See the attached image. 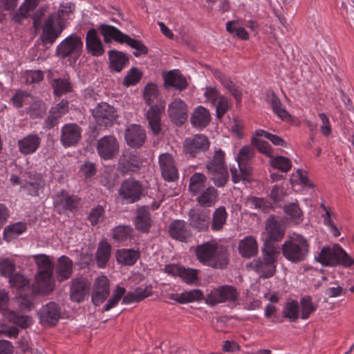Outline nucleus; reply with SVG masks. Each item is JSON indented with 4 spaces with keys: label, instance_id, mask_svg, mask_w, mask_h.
<instances>
[{
    "label": "nucleus",
    "instance_id": "ddd939ff",
    "mask_svg": "<svg viewBox=\"0 0 354 354\" xmlns=\"http://www.w3.org/2000/svg\"><path fill=\"white\" fill-rule=\"evenodd\" d=\"M96 151L103 160L115 159L120 152V144L117 138L113 135L102 137L97 142Z\"/></svg>",
    "mask_w": 354,
    "mask_h": 354
},
{
    "label": "nucleus",
    "instance_id": "393cba45",
    "mask_svg": "<svg viewBox=\"0 0 354 354\" xmlns=\"http://www.w3.org/2000/svg\"><path fill=\"white\" fill-rule=\"evenodd\" d=\"M158 162L162 176L167 181H174L178 178V171L173 156L169 153L159 156Z\"/></svg>",
    "mask_w": 354,
    "mask_h": 354
},
{
    "label": "nucleus",
    "instance_id": "412c9836",
    "mask_svg": "<svg viewBox=\"0 0 354 354\" xmlns=\"http://www.w3.org/2000/svg\"><path fill=\"white\" fill-rule=\"evenodd\" d=\"M127 145L133 149H140L144 146L147 135L145 129L139 124H131L124 131Z\"/></svg>",
    "mask_w": 354,
    "mask_h": 354
},
{
    "label": "nucleus",
    "instance_id": "aec40b11",
    "mask_svg": "<svg viewBox=\"0 0 354 354\" xmlns=\"http://www.w3.org/2000/svg\"><path fill=\"white\" fill-rule=\"evenodd\" d=\"M165 108V102H157L153 106H151L147 112L146 117L149 124V128L153 136H158L162 133L161 113Z\"/></svg>",
    "mask_w": 354,
    "mask_h": 354
},
{
    "label": "nucleus",
    "instance_id": "e2e57ef3",
    "mask_svg": "<svg viewBox=\"0 0 354 354\" xmlns=\"http://www.w3.org/2000/svg\"><path fill=\"white\" fill-rule=\"evenodd\" d=\"M198 270L186 268L182 266L179 277L187 283H193L198 281Z\"/></svg>",
    "mask_w": 354,
    "mask_h": 354
},
{
    "label": "nucleus",
    "instance_id": "a18cd8bd",
    "mask_svg": "<svg viewBox=\"0 0 354 354\" xmlns=\"http://www.w3.org/2000/svg\"><path fill=\"white\" fill-rule=\"evenodd\" d=\"M207 177L200 172L194 174L189 179V190L193 196L198 195L206 187Z\"/></svg>",
    "mask_w": 354,
    "mask_h": 354
},
{
    "label": "nucleus",
    "instance_id": "a878e982",
    "mask_svg": "<svg viewBox=\"0 0 354 354\" xmlns=\"http://www.w3.org/2000/svg\"><path fill=\"white\" fill-rule=\"evenodd\" d=\"M90 283L84 278H76L71 281L70 297L72 301L80 303L88 295Z\"/></svg>",
    "mask_w": 354,
    "mask_h": 354
},
{
    "label": "nucleus",
    "instance_id": "13d9d810",
    "mask_svg": "<svg viewBox=\"0 0 354 354\" xmlns=\"http://www.w3.org/2000/svg\"><path fill=\"white\" fill-rule=\"evenodd\" d=\"M252 145L257 148L259 151L265 156L271 158L272 147L271 145L266 141L260 139L257 137H254L252 138Z\"/></svg>",
    "mask_w": 354,
    "mask_h": 354
},
{
    "label": "nucleus",
    "instance_id": "de8ad7c7",
    "mask_svg": "<svg viewBox=\"0 0 354 354\" xmlns=\"http://www.w3.org/2000/svg\"><path fill=\"white\" fill-rule=\"evenodd\" d=\"M43 292H32L29 291L25 292L18 293L17 303L21 310L30 311L34 308L33 300L37 295L42 294Z\"/></svg>",
    "mask_w": 354,
    "mask_h": 354
},
{
    "label": "nucleus",
    "instance_id": "69168bd1",
    "mask_svg": "<svg viewBox=\"0 0 354 354\" xmlns=\"http://www.w3.org/2000/svg\"><path fill=\"white\" fill-rule=\"evenodd\" d=\"M27 84L39 83L44 80V73L41 70L27 71L23 75Z\"/></svg>",
    "mask_w": 354,
    "mask_h": 354
},
{
    "label": "nucleus",
    "instance_id": "39448f33",
    "mask_svg": "<svg viewBox=\"0 0 354 354\" xmlns=\"http://www.w3.org/2000/svg\"><path fill=\"white\" fill-rule=\"evenodd\" d=\"M205 167L209 179L217 187H223L229 180V173L225 162V153L221 149L214 151L212 157L207 160Z\"/></svg>",
    "mask_w": 354,
    "mask_h": 354
},
{
    "label": "nucleus",
    "instance_id": "f3484780",
    "mask_svg": "<svg viewBox=\"0 0 354 354\" xmlns=\"http://www.w3.org/2000/svg\"><path fill=\"white\" fill-rule=\"evenodd\" d=\"M238 296L239 294L234 287L223 286L211 290L205 297V301L209 306H214L219 303L234 301L237 299Z\"/></svg>",
    "mask_w": 354,
    "mask_h": 354
},
{
    "label": "nucleus",
    "instance_id": "f257e3e1",
    "mask_svg": "<svg viewBox=\"0 0 354 354\" xmlns=\"http://www.w3.org/2000/svg\"><path fill=\"white\" fill-rule=\"evenodd\" d=\"M37 267L35 281L30 285V280L24 275L17 272L9 279V283L12 289L18 293L26 291L32 292H50L54 289L53 273L54 265L49 257L44 254L33 256Z\"/></svg>",
    "mask_w": 354,
    "mask_h": 354
},
{
    "label": "nucleus",
    "instance_id": "4be33fe9",
    "mask_svg": "<svg viewBox=\"0 0 354 354\" xmlns=\"http://www.w3.org/2000/svg\"><path fill=\"white\" fill-rule=\"evenodd\" d=\"M39 315L43 325L55 326L61 317V309L57 304L50 301L41 308Z\"/></svg>",
    "mask_w": 354,
    "mask_h": 354
},
{
    "label": "nucleus",
    "instance_id": "5701e85b",
    "mask_svg": "<svg viewBox=\"0 0 354 354\" xmlns=\"http://www.w3.org/2000/svg\"><path fill=\"white\" fill-rule=\"evenodd\" d=\"M109 281L106 276L97 277L93 284L91 300L95 306L102 304L109 295Z\"/></svg>",
    "mask_w": 354,
    "mask_h": 354
},
{
    "label": "nucleus",
    "instance_id": "e433bc0d",
    "mask_svg": "<svg viewBox=\"0 0 354 354\" xmlns=\"http://www.w3.org/2000/svg\"><path fill=\"white\" fill-rule=\"evenodd\" d=\"M218 200V192L212 186L204 189L196 198L197 203L204 207L214 206Z\"/></svg>",
    "mask_w": 354,
    "mask_h": 354
},
{
    "label": "nucleus",
    "instance_id": "9b49d317",
    "mask_svg": "<svg viewBox=\"0 0 354 354\" xmlns=\"http://www.w3.org/2000/svg\"><path fill=\"white\" fill-rule=\"evenodd\" d=\"M81 198L74 194H70L65 189L58 192L53 197V206L59 214L68 212L74 213L79 209Z\"/></svg>",
    "mask_w": 354,
    "mask_h": 354
},
{
    "label": "nucleus",
    "instance_id": "ea45409f",
    "mask_svg": "<svg viewBox=\"0 0 354 354\" xmlns=\"http://www.w3.org/2000/svg\"><path fill=\"white\" fill-rule=\"evenodd\" d=\"M267 102L270 105L272 111L281 120H288L290 118V115L282 106L281 102L279 97L274 93V91L268 93L266 94Z\"/></svg>",
    "mask_w": 354,
    "mask_h": 354
},
{
    "label": "nucleus",
    "instance_id": "09e8293b",
    "mask_svg": "<svg viewBox=\"0 0 354 354\" xmlns=\"http://www.w3.org/2000/svg\"><path fill=\"white\" fill-rule=\"evenodd\" d=\"M51 86L53 88V93L55 96L60 97L72 91L71 82L68 79L57 78L51 82Z\"/></svg>",
    "mask_w": 354,
    "mask_h": 354
},
{
    "label": "nucleus",
    "instance_id": "20e7f679",
    "mask_svg": "<svg viewBox=\"0 0 354 354\" xmlns=\"http://www.w3.org/2000/svg\"><path fill=\"white\" fill-rule=\"evenodd\" d=\"M98 30L100 33L103 36L105 43H109L113 39L122 44H126L136 50L133 54L137 57L148 53V48L142 41L131 38L130 36L122 32L119 29L113 26L102 24L99 26Z\"/></svg>",
    "mask_w": 354,
    "mask_h": 354
},
{
    "label": "nucleus",
    "instance_id": "f704fd0d",
    "mask_svg": "<svg viewBox=\"0 0 354 354\" xmlns=\"http://www.w3.org/2000/svg\"><path fill=\"white\" fill-rule=\"evenodd\" d=\"M229 261V254L227 248L223 245H218L211 258L212 262L209 263L208 267L223 270L227 266Z\"/></svg>",
    "mask_w": 354,
    "mask_h": 354
},
{
    "label": "nucleus",
    "instance_id": "f03ea898",
    "mask_svg": "<svg viewBox=\"0 0 354 354\" xmlns=\"http://www.w3.org/2000/svg\"><path fill=\"white\" fill-rule=\"evenodd\" d=\"M60 8L57 13L50 15L42 26L39 39L44 46H52L60 36L65 28L64 22L62 21L65 12H73L75 5L72 3H66L61 5Z\"/></svg>",
    "mask_w": 354,
    "mask_h": 354
},
{
    "label": "nucleus",
    "instance_id": "8fccbe9b",
    "mask_svg": "<svg viewBox=\"0 0 354 354\" xmlns=\"http://www.w3.org/2000/svg\"><path fill=\"white\" fill-rule=\"evenodd\" d=\"M283 318L288 319L290 322H295L299 317V306L296 300H291L286 304L282 310Z\"/></svg>",
    "mask_w": 354,
    "mask_h": 354
},
{
    "label": "nucleus",
    "instance_id": "603ef678",
    "mask_svg": "<svg viewBox=\"0 0 354 354\" xmlns=\"http://www.w3.org/2000/svg\"><path fill=\"white\" fill-rule=\"evenodd\" d=\"M270 162L273 168L285 173L288 172L292 167L291 160L288 158L282 156H272L270 158Z\"/></svg>",
    "mask_w": 354,
    "mask_h": 354
},
{
    "label": "nucleus",
    "instance_id": "6e6552de",
    "mask_svg": "<svg viewBox=\"0 0 354 354\" xmlns=\"http://www.w3.org/2000/svg\"><path fill=\"white\" fill-rule=\"evenodd\" d=\"M267 234L263 241V248L273 247L274 250H280V247L277 243L284 237L286 232L285 222L281 219L276 218L271 215L266 223Z\"/></svg>",
    "mask_w": 354,
    "mask_h": 354
},
{
    "label": "nucleus",
    "instance_id": "774afa93",
    "mask_svg": "<svg viewBox=\"0 0 354 354\" xmlns=\"http://www.w3.org/2000/svg\"><path fill=\"white\" fill-rule=\"evenodd\" d=\"M80 171L85 178H91L97 173L96 165L94 162L86 160L81 165Z\"/></svg>",
    "mask_w": 354,
    "mask_h": 354
},
{
    "label": "nucleus",
    "instance_id": "bb28decb",
    "mask_svg": "<svg viewBox=\"0 0 354 354\" xmlns=\"http://www.w3.org/2000/svg\"><path fill=\"white\" fill-rule=\"evenodd\" d=\"M152 222L151 215L148 206L144 205L137 208L134 218V225L138 231L142 233H149Z\"/></svg>",
    "mask_w": 354,
    "mask_h": 354
},
{
    "label": "nucleus",
    "instance_id": "0eeeda50",
    "mask_svg": "<svg viewBox=\"0 0 354 354\" xmlns=\"http://www.w3.org/2000/svg\"><path fill=\"white\" fill-rule=\"evenodd\" d=\"M280 250H274L273 247L262 248L263 259L258 258L252 263L253 269L260 274V277L268 279L274 276L276 272L277 257L275 255Z\"/></svg>",
    "mask_w": 354,
    "mask_h": 354
},
{
    "label": "nucleus",
    "instance_id": "f8f14e48",
    "mask_svg": "<svg viewBox=\"0 0 354 354\" xmlns=\"http://www.w3.org/2000/svg\"><path fill=\"white\" fill-rule=\"evenodd\" d=\"M92 115L96 124L104 127H112L118 118L116 109L106 102L98 103L92 109Z\"/></svg>",
    "mask_w": 354,
    "mask_h": 354
},
{
    "label": "nucleus",
    "instance_id": "c85d7f7f",
    "mask_svg": "<svg viewBox=\"0 0 354 354\" xmlns=\"http://www.w3.org/2000/svg\"><path fill=\"white\" fill-rule=\"evenodd\" d=\"M86 48L88 53L95 57L102 56L104 48L97 31L95 28L90 29L86 36Z\"/></svg>",
    "mask_w": 354,
    "mask_h": 354
},
{
    "label": "nucleus",
    "instance_id": "c03bdc74",
    "mask_svg": "<svg viewBox=\"0 0 354 354\" xmlns=\"http://www.w3.org/2000/svg\"><path fill=\"white\" fill-rule=\"evenodd\" d=\"M27 230V225L24 222H17L10 224L3 230V239L9 242L12 239L18 238L19 235L25 232Z\"/></svg>",
    "mask_w": 354,
    "mask_h": 354
},
{
    "label": "nucleus",
    "instance_id": "6e6d98bb",
    "mask_svg": "<svg viewBox=\"0 0 354 354\" xmlns=\"http://www.w3.org/2000/svg\"><path fill=\"white\" fill-rule=\"evenodd\" d=\"M133 229L129 225L117 226L113 230V238L118 242L127 241L131 234Z\"/></svg>",
    "mask_w": 354,
    "mask_h": 354
},
{
    "label": "nucleus",
    "instance_id": "49530a36",
    "mask_svg": "<svg viewBox=\"0 0 354 354\" xmlns=\"http://www.w3.org/2000/svg\"><path fill=\"white\" fill-rule=\"evenodd\" d=\"M111 246L106 241L100 243L95 254V258L98 267L104 268L111 257Z\"/></svg>",
    "mask_w": 354,
    "mask_h": 354
},
{
    "label": "nucleus",
    "instance_id": "dca6fc26",
    "mask_svg": "<svg viewBox=\"0 0 354 354\" xmlns=\"http://www.w3.org/2000/svg\"><path fill=\"white\" fill-rule=\"evenodd\" d=\"M9 301L8 292L4 289L0 290V311H3V316L10 322L21 328H28L32 322L31 317L21 315L19 313L7 310Z\"/></svg>",
    "mask_w": 354,
    "mask_h": 354
},
{
    "label": "nucleus",
    "instance_id": "a19ab883",
    "mask_svg": "<svg viewBox=\"0 0 354 354\" xmlns=\"http://www.w3.org/2000/svg\"><path fill=\"white\" fill-rule=\"evenodd\" d=\"M39 1V0H25L14 14L13 20L16 23L21 24V20L28 18L29 12L37 8Z\"/></svg>",
    "mask_w": 354,
    "mask_h": 354
},
{
    "label": "nucleus",
    "instance_id": "6ab92c4d",
    "mask_svg": "<svg viewBox=\"0 0 354 354\" xmlns=\"http://www.w3.org/2000/svg\"><path fill=\"white\" fill-rule=\"evenodd\" d=\"M188 221L190 227L198 232H205L210 224V211L192 208L188 212Z\"/></svg>",
    "mask_w": 354,
    "mask_h": 354
},
{
    "label": "nucleus",
    "instance_id": "864d4df0",
    "mask_svg": "<svg viewBox=\"0 0 354 354\" xmlns=\"http://www.w3.org/2000/svg\"><path fill=\"white\" fill-rule=\"evenodd\" d=\"M142 72L136 67H132L123 80L122 84L127 87L137 84L142 77Z\"/></svg>",
    "mask_w": 354,
    "mask_h": 354
},
{
    "label": "nucleus",
    "instance_id": "a211bd4d",
    "mask_svg": "<svg viewBox=\"0 0 354 354\" xmlns=\"http://www.w3.org/2000/svg\"><path fill=\"white\" fill-rule=\"evenodd\" d=\"M82 129L77 123H67L61 128L60 142L65 148L76 146L82 139Z\"/></svg>",
    "mask_w": 354,
    "mask_h": 354
},
{
    "label": "nucleus",
    "instance_id": "b1692460",
    "mask_svg": "<svg viewBox=\"0 0 354 354\" xmlns=\"http://www.w3.org/2000/svg\"><path fill=\"white\" fill-rule=\"evenodd\" d=\"M168 113L171 122L177 126L183 125L187 120V105L180 99H175L169 104Z\"/></svg>",
    "mask_w": 354,
    "mask_h": 354
},
{
    "label": "nucleus",
    "instance_id": "72a5a7b5",
    "mask_svg": "<svg viewBox=\"0 0 354 354\" xmlns=\"http://www.w3.org/2000/svg\"><path fill=\"white\" fill-rule=\"evenodd\" d=\"M218 244L215 242H205L196 246L195 253L197 259L204 266H208Z\"/></svg>",
    "mask_w": 354,
    "mask_h": 354
},
{
    "label": "nucleus",
    "instance_id": "58836bf2",
    "mask_svg": "<svg viewBox=\"0 0 354 354\" xmlns=\"http://www.w3.org/2000/svg\"><path fill=\"white\" fill-rule=\"evenodd\" d=\"M210 120L209 111L202 106L196 107L191 116V123L196 128L202 129L206 127L209 124Z\"/></svg>",
    "mask_w": 354,
    "mask_h": 354
},
{
    "label": "nucleus",
    "instance_id": "4c0bfd02",
    "mask_svg": "<svg viewBox=\"0 0 354 354\" xmlns=\"http://www.w3.org/2000/svg\"><path fill=\"white\" fill-rule=\"evenodd\" d=\"M116 260L118 263L123 266H133L140 257L139 250L120 249L115 253Z\"/></svg>",
    "mask_w": 354,
    "mask_h": 354
},
{
    "label": "nucleus",
    "instance_id": "0e129e2a",
    "mask_svg": "<svg viewBox=\"0 0 354 354\" xmlns=\"http://www.w3.org/2000/svg\"><path fill=\"white\" fill-rule=\"evenodd\" d=\"M46 111L44 103L41 101H35L30 104L28 113L32 118H38L42 117Z\"/></svg>",
    "mask_w": 354,
    "mask_h": 354
},
{
    "label": "nucleus",
    "instance_id": "4468645a",
    "mask_svg": "<svg viewBox=\"0 0 354 354\" xmlns=\"http://www.w3.org/2000/svg\"><path fill=\"white\" fill-rule=\"evenodd\" d=\"M142 166V156L136 151L127 150L122 152L118 162V170L126 175L138 173Z\"/></svg>",
    "mask_w": 354,
    "mask_h": 354
},
{
    "label": "nucleus",
    "instance_id": "9d476101",
    "mask_svg": "<svg viewBox=\"0 0 354 354\" xmlns=\"http://www.w3.org/2000/svg\"><path fill=\"white\" fill-rule=\"evenodd\" d=\"M210 146L208 138L203 134H196L186 138L183 143V152L191 158H201Z\"/></svg>",
    "mask_w": 354,
    "mask_h": 354
},
{
    "label": "nucleus",
    "instance_id": "7c9ffc66",
    "mask_svg": "<svg viewBox=\"0 0 354 354\" xmlns=\"http://www.w3.org/2000/svg\"><path fill=\"white\" fill-rule=\"evenodd\" d=\"M109 59V69L116 73L121 72L129 63V56L118 50H110L108 51Z\"/></svg>",
    "mask_w": 354,
    "mask_h": 354
},
{
    "label": "nucleus",
    "instance_id": "338daca9",
    "mask_svg": "<svg viewBox=\"0 0 354 354\" xmlns=\"http://www.w3.org/2000/svg\"><path fill=\"white\" fill-rule=\"evenodd\" d=\"M286 195V191L283 186L274 185L271 189L270 198L275 205H278L283 201Z\"/></svg>",
    "mask_w": 354,
    "mask_h": 354
},
{
    "label": "nucleus",
    "instance_id": "2f4dec72",
    "mask_svg": "<svg viewBox=\"0 0 354 354\" xmlns=\"http://www.w3.org/2000/svg\"><path fill=\"white\" fill-rule=\"evenodd\" d=\"M41 144V138L37 134L30 133L17 142L19 151L24 155L35 153Z\"/></svg>",
    "mask_w": 354,
    "mask_h": 354
},
{
    "label": "nucleus",
    "instance_id": "1a4fd4ad",
    "mask_svg": "<svg viewBox=\"0 0 354 354\" xmlns=\"http://www.w3.org/2000/svg\"><path fill=\"white\" fill-rule=\"evenodd\" d=\"M83 41L80 37L72 34L65 38L56 48V55L65 59L72 57L75 62L81 55Z\"/></svg>",
    "mask_w": 354,
    "mask_h": 354
},
{
    "label": "nucleus",
    "instance_id": "052dcab7",
    "mask_svg": "<svg viewBox=\"0 0 354 354\" xmlns=\"http://www.w3.org/2000/svg\"><path fill=\"white\" fill-rule=\"evenodd\" d=\"M248 203L255 209H259L267 212L272 208V204L264 198L251 196L248 200Z\"/></svg>",
    "mask_w": 354,
    "mask_h": 354
},
{
    "label": "nucleus",
    "instance_id": "680f3d73",
    "mask_svg": "<svg viewBox=\"0 0 354 354\" xmlns=\"http://www.w3.org/2000/svg\"><path fill=\"white\" fill-rule=\"evenodd\" d=\"M15 264L8 259H6L0 262V274L1 275L10 279L15 273Z\"/></svg>",
    "mask_w": 354,
    "mask_h": 354
},
{
    "label": "nucleus",
    "instance_id": "4d7b16f0",
    "mask_svg": "<svg viewBox=\"0 0 354 354\" xmlns=\"http://www.w3.org/2000/svg\"><path fill=\"white\" fill-rule=\"evenodd\" d=\"M226 30L232 36L236 37L240 39L248 40L249 39V35L246 30L243 27L236 26L234 21L227 22Z\"/></svg>",
    "mask_w": 354,
    "mask_h": 354
},
{
    "label": "nucleus",
    "instance_id": "2eb2a0df",
    "mask_svg": "<svg viewBox=\"0 0 354 354\" xmlns=\"http://www.w3.org/2000/svg\"><path fill=\"white\" fill-rule=\"evenodd\" d=\"M143 192L144 188L141 182L135 178H129L122 183L118 194L127 203H133L141 198Z\"/></svg>",
    "mask_w": 354,
    "mask_h": 354
},
{
    "label": "nucleus",
    "instance_id": "423d86ee",
    "mask_svg": "<svg viewBox=\"0 0 354 354\" xmlns=\"http://www.w3.org/2000/svg\"><path fill=\"white\" fill-rule=\"evenodd\" d=\"M316 259L324 266H336L342 265L349 268L354 264V260L339 245L324 247Z\"/></svg>",
    "mask_w": 354,
    "mask_h": 354
},
{
    "label": "nucleus",
    "instance_id": "7ed1b4c3",
    "mask_svg": "<svg viewBox=\"0 0 354 354\" xmlns=\"http://www.w3.org/2000/svg\"><path fill=\"white\" fill-rule=\"evenodd\" d=\"M280 250L287 261L299 263L306 261L310 252V244L304 236L294 234L284 241Z\"/></svg>",
    "mask_w": 354,
    "mask_h": 354
},
{
    "label": "nucleus",
    "instance_id": "473e14b6",
    "mask_svg": "<svg viewBox=\"0 0 354 354\" xmlns=\"http://www.w3.org/2000/svg\"><path fill=\"white\" fill-rule=\"evenodd\" d=\"M239 254L245 259H250L258 254V243L253 236H247L239 243Z\"/></svg>",
    "mask_w": 354,
    "mask_h": 354
},
{
    "label": "nucleus",
    "instance_id": "3c124183",
    "mask_svg": "<svg viewBox=\"0 0 354 354\" xmlns=\"http://www.w3.org/2000/svg\"><path fill=\"white\" fill-rule=\"evenodd\" d=\"M158 95L159 91L156 84L149 82L145 86L143 90V99L145 103L150 107L154 105L153 104L155 102Z\"/></svg>",
    "mask_w": 354,
    "mask_h": 354
},
{
    "label": "nucleus",
    "instance_id": "bf43d9fd",
    "mask_svg": "<svg viewBox=\"0 0 354 354\" xmlns=\"http://www.w3.org/2000/svg\"><path fill=\"white\" fill-rule=\"evenodd\" d=\"M126 290L124 288L118 286L113 291V296L108 300L104 306V310L109 311L118 304L121 298L124 295Z\"/></svg>",
    "mask_w": 354,
    "mask_h": 354
},
{
    "label": "nucleus",
    "instance_id": "79ce46f5",
    "mask_svg": "<svg viewBox=\"0 0 354 354\" xmlns=\"http://www.w3.org/2000/svg\"><path fill=\"white\" fill-rule=\"evenodd\" d=\"M285 218L295 224H300L304 220L303 212L297 203H291L283 207Z\"/></svg>",
    "mask_w": 354,
    "mask_h": 354
},
{
    "label": "nucleus",
    "instance_id": "5fc2aeb1",
    "mask_svg": "<svg viewBox=\"0 0 354 354\" xmlns=\"http://www.w3.org/2000/svg\"><path fill=\"white\" fill-rule=\"evenodd\" d=\"M302 319H307L310 314L316 310V307L313 303V299L310 296H305L300 300Z\"/></svg>",
    "mask_w": 354,
    "mask_h": 354
},
{
    "label": "nucleus",
    "instance_id": "c9c22d12",
    "mask_svg": "<svg viewBox=\"0 0 354 354\" xmlns=\"http://www.w3.org/2000/svg\"><path fill=\"white\" fill-rule=\"evenodd\" d=\"M57 281L62 282L68 279L73 273V261L65 255L61 256L57 261L56 268Z\"/></svg>",
    "mask_w": 354,
    "mask_h": 354
},
{
    "label": "nucleus",
    "instance_id": "37998d69",
    "mask_svg": "<svg viewBox=\"0 0 354 354\" xmlns=\"http://www.w3.org/2000/svg\"><path fill=\"white\" fill-rule=\"evenodd\" d=\"M227 213L224 206L216 208L212 214V220L210 223L211 229L214 232L221 231L226 224Z\"/></svg>",
    "mask_w": 354,
    "mask_h": 354
},
{
    "label": "nucleus",
    "instance_id": "c756f323",
    "mask_svg": "<svg viewBox=\"0 0 354 354\" xmlns=\"http://www.w3.org/2000/svg\"><path fill=\"white\" fill-rule=\"evenodd\" d=\"M164 86L165 88L173 87L177 90L183 91L187 88L188 83L186 78L179 70H171L163 75Z\"/></svg>",
    "mask_w": 354,
    "mask_h": 354
},
{
    "label": "nucleus",
    "instance_id": "cd10ccee",
    "mask_svg": "<svg viewBox=\"0 0 354 354\" xmlns=\"http://www.w3.org/2000/svg\"><path fill=\"white\" fill-rule=\"evenodd\" d=\"M168 233L173 239L183 243L187 242V239L192 235L191 231L187 226V223L179 219L174 220L170 223Z\"/></svg>",
    "mask_w": 354,
    "mask_h": 354
}]
</instances>
